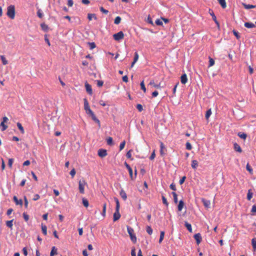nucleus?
I'll list each match as a JSON object with an SVG mask.
<instances>
[{
	"instance_id": "17",
	"label": "nucleus",
	"mask_w": 256,
	"mask_h": 256,
	"mask_svg": "<svg viewBox=\"0 0 256 256\" xmlns=\"http://www.w3.org/2000/svg\"><path fill=\"white\" fill-rule=\"evenodd\" d=\"M84 108L86 111L90 109L88 101L86 98L84 99Z\"/></svg>"
},
{
	"instance_id": "20",
	"label": "nucleus",
	"mask_w": 256,
	"mask_h": 256,
	"mask_svg": "<svg viewBox=\"0 0 256 256\" xmlns=\"http://www.w3.org/2000/svg\"><path fill=\"white\" fill-rule=\"evenodd\" d=\"M184 206V202L181 200L179 202V204H178V211H181Z\"/></svg>"
},
{
	"instance_id": "32",
	"label": "nucleus",
	"mask_w": 256,
	"mask_h": 256,
	"mask_svg": "<svg viewBox=\"0 0 256 256\" xmlns=\"http://www.w3.org/2000/svg\"><path fill=\"white\" fill-rule=\"evenodd\" d=\"M106 204L104 203V204L103 206H102V215L104 217H105V216H106Z\"/></svg>"
},
{
	"instance_id": "47",
	"label": "nucleus",
	"mask_w": 256,
	"mask_h": 256,
	"mask_svg": "<svg viewBox=\"0 0 256 256\" xmlns=\"http://www.w3.org/2000/svg\"><path fill=\"white\" fill-rule=\"evenodd\" d=\"M125 144H126L125 140H124L123 142H122L120 144V150H122L124 149V148Z\"/></svg>"
},
{
	"instance_id": "38",
	"label": "nucleus",
	"mask_w": 256,
	"mask_h": 256,
	"mask_svg": "<svg viewBox=\"0 0 256 256\" xmlns=\"http://www.w3.org/2000/svg\"><path fill=\"white\" fill-rule=\"evenodd\" d=\"M252 244L254 250H256V238H254L252 240Z\"/></svg>"
},
{
	"instance_id": "6",
	"label": "nucleus",
	"mask_w": 256,
	"mask_h": 256,
	"mask_svg": "<svg viewBox=\"0 0 256 256\" xmlns=\"http://www.w3.org/2000/svg\"><path fill=\"white\" fill-rule=\"evenodd\" d=\"M120 210L116 209V212L114 214L113 220L114 222L118 220L120 217V214L119 212Z\"/></svg>"
},
{
	"instance_id": "27",
	"label": "nucleus",
	"mask_w": 256,
	"mask_h": 256,
	"mask_svg": "<svg viewBox=\"0 0 256 256\" xmlns=\"http://www.w3.org/2000/svg\"><path fill=\"white\" fill-rule=\"evenodd\" d=\"M106 142H107V144L109 146H112L113 145L114 143H113V140H112V137H110L109 136L107 139H106Z\"/></svg>"
},
{
	"instance_id": "48",
	"label": "nucleus",
	"mask_w": 256,
	"mask_h": 256,
	"mask_svg": "<svg viewBox=\"0 0 256 256\" xmlns=\"http://www.w3.org/2000/svg\"><path fill=\"white\" fill-rule=\"evenodd\" d=\"M88 44H89V46H90V50L94 49L96 46V44L94 42H88Z\"/></svg>"
},
{
	"instance_id": "63",
	"label": "nucleus",
	"mask_w": 256,
	"mask_h": 256,
	"mask_svg": "<svg viewBox=\"0 0 256 256\" xmlns=\"http://www.w3.org/2000/svg\"><path fill=\"white\" fill-rule=\"evenodd\" d=\"M40 198V195L38 194H36L34 195L32 200L36 201V200H38Z\"/></svg>"
},
{
	"instance_id": "40",
	"label": "nucleus",
	"mask_w": 256,
	"mask_h": 256,
	"mask_svg": "<svg viewBox=\"0 0 256 256\" xmlns=\"http://www.w3.org/2000/svg\"><path fill=\"white\" fill-rule=\"evenodd\" d=\"M164 231H161L160 234V239H159V243L162 242L164 240Z\"/></svg>"
},
{
	"instance_id": "57",
	"label": "nucleus",
	"mask_w": 256,
	"mask_h": 256,
	"mask_svg": "<svg viewBox=\"0 0 256 256\" xmlns=\"http://www.w3.org/2000/svg\"><path fill=\"white\" fill-rule=\"evenodd\" d=\"M97 86L99 87L102 86L104 84V82L100 80H96Z\"/></svg>"
},
{
	"instance_id": "9",
	"label": "nucleus",
	"mask_w": 256,
	"mask_h": 256,
	"mask_svg": "<svg viewBox=\"0 0 256 256\" xmlns=\"http://www.w3.org/2000/svg\"><path fill=\"white\" fill-rule=\"evenodd\" d=\"M85 87L87 92L92 95V90L91 86L87 82L85 83Z\"/></svg>"
},
{
	"instance_id": "42",
	"label": "nucleus",
	"mask_w": 256,
	"mask_h": 256,
	"mask_svg": "<svg viewBox=\"0 0 256 256\" xmlns=\"http://www.w3.org/2000/svg\"><path fill=\"white\" fill-rule=\"evenodd\" d=\"M146 232L150 234L151 235L152 233V229L150 226H147L146 228Z\"/></svg>"
},
{
	"instance_id": "14",
	"label": "nucleus",
	"mask_w": 256,
	"mask_h": 256,
	"mask_svg": "<svg viewBox=\"0 0 256 256\" xmlns=\"http://www.w3.org/2000/svg\"><path fill=\"white\" fill-rule=\"evenodd\" d=\"M58 249L55 247L53 246L52 247L50 253V256H54V255H56L58 254Z\"/></svg>"
},
{
	"instance_id": "46",
	"label": "nucleus",
	"mask_w": 256,
	"mask_h": 256,
	"mask_svg": "<svg viewBox=\"0 0 256 256\" xmlns=\"http://www.w3.org/2000/svg\"><path fill=\"white\" fill-rule=\"evenodd\" d=\"M136 107L138 110L140 112H142L144 110L143 106L140 104H138Z\"/></svg>"
},
{
	"instance_id": "51",
	"label": "nucleus",
	"mask_w": 256,
	"mask_h": 256,
	"mask_svg": "<svg viewBox=\"0 0 256 256\" xmlns=\"http://www.w3.org/2000/svg\"><path fill=\"white\" fill-rule=\"evenodd\" d=\"M1 60H2L3 64L6 65V64H8V60L6 59L4 56H1Z\"/></svg>"
},
{
	"instance_id": "26",
	"label": "nucleus",
	"mask_w": 256,
	"mask_h": 256,
	"mask_svg": "<svg viewBox=\"0 0 256 256\" xmlns=\"http://www.w3.org/2000/svg\"><path fill=\"white\" fill-rule=\"evenodd\" d=\"M186 227V228L188 229V230L190 232H192V226L190 224L188 223V222H185V224H184Z\"/></svg>"
},
{
	"instance_id": "18",
	"label": "nucleus",
	"mask_w": 256,
	"mask_h": 256,
	"mask_svg": "<svg viewBox=\"0 0 256 256\" xmlns=\"http://www.w3.org/2000/svg\"><path fill=\"white\" fill-rule=\"evenodd\" d=\"M244 26L247 28H253L256 26L255 24L252 22H246L244 23Z\"/></svg>"
},
{
	"instance_id": "33",
	"label": "nucleus",
	"mask_w": 256,
	"mask_h": 256,
	"mask_svg": "<svg viewBox=\"0 0 256 256\" xmlns=\"http://www.w3.org/2000/svg\"><path fill=\"white\" fill-rule=\"evenodd\" d=\"M212 114V110H211V109H209L206 112V118L208 120L210 116V115Z\"/></svg>"
},
{
	"instance_id": "64",
	"label": "nucleus",
	"mask_w": 256,
	"mask_h": 256,
	"mask_svg": "<svg viewBox=\"0 0 256 256\" xmlns=\"http://www.w3.org/2000/svg\"><path fill=\"white\" fill-rule=\"evenodd\" d=\"M186 179V177L185 176H184L183 177H182V178L179 181L180 184H182L185 181Z\"/></svg>"
},
{
	"instance_id": "2",
	"label": "nucleus",
	"mask_w": 256,
	"mask_h": 256,
	"mask_svg": "<svg viewBox=\"0 0 256 256\" xmlns=\"http://www.w3.org/2000/svg\"><path fill=\"white\" fill-rule=\"evenodd\" d=\"M127 230H128V234L130 237V240H132V241L133 242L136 243V237L134 234V230L133 228L130 226H128Z\"/></svg>"
},
{
	"instance_id": "37",
	"label": "nucleus",
	"mask_w": 256,
	"mask_h": 256,
	"mask_svg": "<svg viewBox=\"0 0 256 256\" xmlns=\"http://www.w3.org/2000/svg\"><path fill=\"white\" fill-rule=\"evenodd\" d=\"M246 169L251 174H252L253 172V170L252 168V167L250 166L249 164H247L246 166Z\"/></svg>"
},
{
	"instance_id": "24",
	"label": "nucleus",
	"mask_w": 256,
	"mask_h": 256,
	"mask_svg": "<svg viewBox=\"0 0 256 256\" xmlns=\"http://www.w3.org/2000/svg\"><path fill=\"white\" fill-rule=\"evenodd\" d=\"M42 230L44 236L47 234V227L46 225L42 224Z\"/></svg>"
},
{
	"instance_id": "25",
	"label": "nucleus",
	"mask_w": 256,
	"mask_h": 256,
	"mask_svg": "<svg viewBox=\"0 0 256 256\" xmlns=\"http://www.w3.org/2000/svg\"><path fill=\"white\" fill-rule=\"evenodd\" d=\"M13 220H8L6 222V226L10 228H12L13 226Z\"/></svg>"
},
{
	"instance_id": "13",
	"label": "nucleus",
	"mask_w": 256,
	"mask_h": 256,
	"mask_svg": "<svg viewBox=\"0 0 256 256\" xmlns=\"http://www.w3.org/2000/svg\"><path fill=\"white\" fill-rule=\"evenodd\" d=\"M15 202L16 205H20L22 206V200L21 199L18 200L16 196H14L13 198Z\"/></svg>"
},
{
	"instance_id": "53",
	"label": "nucleus",
	"mask_w": 256,
	"mask_h": 256,
	"mask_svg": "<svg viewBox=\"0 0 256 256\" xmlns=\"http://www.w3.org/2000/svg\"><path fill=\"white\" fill-rule=\"evenodd\" d=\"M128 172H129V174H130V177L131 178V179L132 180H134V177L133 176V174H132V168H130V169L128 170Z\"/></svg>"
},
{
	"instance_id": "16",
	"label": "nucleus",
	"mask_w": 256,
	"mask_h": 256,
	"mask_svg": "<svg viewBox=\"0 0 256 256\" xmlns=\"http://www.w3.org/2000/svg\"><path fill=\"white\" fill-rule=\"evenodd\" d=\"M242 5L244 6V8L246 9H247V10L250 9V8H255L256 7V6H255V5L250 4H244V3H243Z\"/></svg>"
},
{
	"instance_id": "12",
	"label": "nucleus",
	"mask_w": 256,
	"mask_h": 256,
	"mask_svg": "<svg viewBox=\"0 0 256 256\" xmlns=\"http://www.w3.org/2000/svg\"><path fill=\"white\" fill-rule=\"evenodd\" d=\"M202 201L206 208H208L210 205V202L209 200H206L204 198H202Z\"/></svg>"
},
{
	"instance_id": "7",
	"label": "nucleus",
	"mask_w": 256,
	"mask_h": 256,
	"mask_svg": "<svg viewBox=\"0 0 256 256\" xmlns=\"http://www.w3.org/2000/svg\"><path fill=\"white\" fill-rule=\"evenodd\" d=\"M194 238L196 240L197 244H199L201 242L202 238L200 233L195 234L194 235Z\"/></svg>"
},
{
	"instance_id": "35",
	"label": "nucleus",
	"mask_w": 256,
	"mask_h": 256,
	"mask_svg": "<svg viewBox=\"0 0 256 256\" xmlns=\"http://www.w3.org/2000/svg\"><path fill=\"white\" fill-rule=\"evenodd\" d=\"M172 194L174 197V203L177 204L178 202V196L175 192H172Z\"/></svg>"
},
{
	"instance_id": "23",
	"label": "nucleus",
	"mask_w": 256,
	"mask_h": 256,
	"mask_svg": "<svg viewBox=\"0 0 256 256\" xmlns=\"http://www.w3.org/2000/svg\"><path fill=\"white\" fill-rule=\"evenodd\" d=\"M16 125H17V126L18 128V129L20 131L21 133L24 134V128L22 127V124L20 122H18Z\"/></svg>"
},
{
	"instance_id": "56",
	"label": "nucleus",
	"mask_w": 256,
	"mask_h": 256,
	"mask_svg": "<svg viewBox=\"0 0 256 256\" xmlns=\"http://www.w3.org/2000/svg\"><path fill=\"white\" fill-rule=\"evenodd\" d=\"M156 24L158 26H162V20L160 19H157L156 20Z\"/></svg>"
},
{
	"instance_id": "11",
	"label": "nucleus",
	"mask_w": 256,
	"mask_h": 256,
	"mask_svg": "<svg viewBox=\"0 0 256 256\" xmlns=\"http://www.w3.org/2000/svg\"><path fill=\"white\" fill-rule=\"evenodd\" d=\"M92 118V120L94 121L96 123L98 124V128H100V121L96 118L94 113L90 116Z\"/></svg>"
},
{
	"instance_id": "44",
	"label": "nucleus",
	"mask_w": 256,
	"mask_h": 256,
	"mask_svg": "<svg viewBox=\"0 0 256 256\" xmlns=\"http://www.w3.org/2000/svg\"><path fill=\"white\" fill-rule=\"evenodd\" d=\"M37 15L40 18H42L43 17V13L42 10L40 9H38L37 12Z\"/></svg>"
},
{
	"instance_id": "10",
	"label": "nucleus",
	"mask_w": 256,
	"mask_h": 256,
	"mask_svg": "<svg viewBox=\"0 0 256 256\" xmlns=\"http://www.w3.org/2000/svg\"><path fill=\"white\" fill-rule=\"evenodd\" d=\"M180 82L182 84H186L188 82L187 76L186 74H183L180 76Z\"/></svg>"
},
{
	"instance_id": "45",
	"label": "nucleus",
	"mask_w": 256,
	"mask_h": 256,
	"mask_svg": "<svg viewBox=\"0 0 256 256\" xmlns=\"http://www.w3.org/2000/svg\"><path fill=\"white\" fill-rule=\"evenodd\" d=\"M140 87H141V88L142 90H143L144 92H146V88L145 87V86H144V80H142L140 84Z\"/></svg>"
},
{
	"instance_id": "41",
	"label": "nucleus",
	"mask_w": 256,
	"mask_h": 256,
	"mask_svg": "<svg viewBox=\"0 0 256 256\" xmlns=\"http://www.w3.org/2000/svg\"><path fill=\"white\" fill-rule=\"evenodd\" d=\"M252 197V192H251V190H249L247 194V198L248 200H250Z\"/></svg>"
},
{
	"instance_id": "21",
	"label": "nucleus",
	"mask_w": 256,
	"mask_h": 256,
	"mask_svg": "<svg viewBox=\"0 0 256 256\" xmlns=\"http://www.w3.org/2000/svg\"><path fill=\"white\" fill-rule=\"evenodd\" d=\"M198 166V162L196 160H192V167L194 169H196Z\"/></svg>"
},
{
	"instance_id": "59",
	"label": "nucleus",
	"mask_w": 256,
	"mask_h": 256,
	"mask_svg": "<svg viewBox=\"0 0 256 256\" xmlns=\"http://www.w3.org/2000/svg\"><path fill=\"white\" fill-rule=\"evenodd\" d=\"M23 217L25 221L27 222L29 220V216L26 213L23 214Z\"/></svg>"
},
{
	"instance_id": "50",
	"label": "nucleus",
	"mask_w": 256,
	"mask_h": 256,
	"mask_svg": "<svg viewBox=\"0 0 256 256\" xmlns=\"http://www.w3.org/2000/svg\"><path fill=\"white\" fill-rule=\"evenodd\" d=\"M232 32L237 39H239L240 38V36L238 32L236 31V30H233Z\"/></svg>"
},
{
	"instance_id": "62",
	"label": "nucleus",
	"mask_w": 256,
	"mask_h": 256,
	"mask_svg": "<svg viewBox=\"0 0 256 256\" xmlns=\"http://www.w3.org/2000/svg\"><path fill=\"white\" fill-rule=\"evenodd\" d=\"M13 162H14V160L12 158H10L8 160V166L10 167V168H12V164H13Z\"/></svg>"
},
{
	"instance_id": "29",
	"label": "nucleus",
	"mask_w": 256,
	"mask_h": 256,
	"mask_svg": "<svg viewBox=\"0 0 256 256\" xmlns=\"http://www.w3.org/2000/svg\"><path fill=\"white\" fill-rule=\"evenodd\" d=\"M82 202L83 205L86 208H88L89 205V203H88V201L87 200V199H86L85 198H83L82 200Z\"/></svg>"
},
{
	"instance_id": "5",
	"label": "nucleus",
	"mask_w": 256,
	"mask_h": 256,
	"mask_svg": "<svg viewBox=\"0 0 256 256\" xmlns=\"http://www.w3.org/2000/svg\"><path fill=\"white\" fill-rule=\"evenodd\" d=\"M107 151L104 149H100L98 150V156L100 158H104L107 156Z\"/></svg>"
},
{
	"instance_id": "60",
	"label": "nucleus",
	"mask_w": 256,
	"mask_h": 256,
	"mask_svg": "<svg viewBox=\"0 0 256 256\" xmlns=\"http://www.w3.org/2000/svg\"><path fill=\"white\" fill-rule=\"evenodd\" d=\"M100 10L102 12H103V13H104V14H108V10H106L104 9V8L103 7H102V6L100 8Z\"/></svg>"
},
{
	"instance_id": "31",
	"label": "nucleus",
	"mask_w": 256,
	"mask_h": 256,
	"mask_svg": "<svg viewBox=\"0 0 256 256\" xmlns=\"http://www.w3.org/2000/svg\"><path fill=\"white\" fill-rule=\"evenodd\" d=\"M114 200L116 203V209L117 210H120V204L118 198L115 197L114 198Z\"/></svg>"
},
{
	"instance_id": "30",
	"label": "nucleus",
	"mask_w": 256,
	"mask_h": 256,
	"mask_svg": "<svg viewBox=\"0 0 256 256\" xmlns=\"http://www.w3.org/2000/svg\"><path fill=\"white\" fill-rule=\"evenodd\" d=\"M0 126L2 127V128H1V130L2 131H4L7 128H8V126L5 124V123H4V122H1L0 124Z\"/></svg>"
},
{
	"instance_id": "8",
	"label": "nucleus",
	"mask_w": 256,
	"mask_h": 256,
	"mask_svg": "<svg viewBox=\"0 0 256 256\" xmlns=\"http://www.w3.org/2000/svg\"><path fill=\"white\" fill-rule=\"evenodd\" d=\"M150 85L156 88H161L164 87V86H162L161 83L160 82L158 84H156L154 80H151L149 83Z\"/></svg>"
},
{
	"instance_id": "36",
	"label": "nucleus",
	"mask_w": 256,
	"mask_h": 256,
	"mask_svg": "<svg viewBox=\"0 0 256 256\" xmlns=\"http://www.w3.org/2000/svg\"><path fill=\"white\" fill-rule=\"evenodd\" d=\"M121 20V18L119 16H118L115 18L114 23L116 24H118L120 22Z\"/></svg>"
},
{
	"instance_id": "43",
	"label": "nucleus",
	"mask_w": 256,
	"mask_h": 256,
	"mask_svg": "<svg viewBox=\"0 0 256 256\" xmlns=\"http://www.w3.org/2000/svg\"><path fill=\"white\" fill-rule=\"evenodd\" d=\"M94 18L95 19H96V17L95 14H88V18L90 20H92V18Z\"/></svg>"
},
{
	"instance_id": "28",
	"label": "nucleus",
	"mask_w": 256,
	"mask_h": 256,
	"mask_svg": "<svg viewBox=\"0 0 256 256\" xmlns=\"http://www.w3.org/2000/svg\"><path fill=\"white\" fill-rule=\"evenodd\" d=\"M218 2L223 8H226V4L225 0H218Z\"/></svg>"
},
{
	"instance_id": "61",
	"label": "nucleus",
	"mask_w": 256,
	"mask_h": 256,
	"mask_svg": "<svg viewBox=\"0 0 256 256\" xmlns=\"http://www.w3.org/2000/svg\"><path fill=\"white\" fill-rule=\"evenodd\" d=\"M40 26L42 28V30H47L48 28V26L47 25H46L45 24H40Z\"/></svg>"
},
{
	"instance_id": "22",
	"label": "nucleus",
	"mask_w": 256,
	"mask_h": 256,
	"mask_svg": "<svg viewBox=\"0 0 256 256\" xmlns=\"http://www.w3.org/2000/svg\"><path fill=\"white\" fill-rule=\"evenodd\" d=\"M238 135L240 138L244 140H245L247 137L246 134L244 132H240L238 133Z\"/></svg>"
},
{
	"instance_id": "49",
	"label": "nucleus",
	"mask_w": 256,
	"mask_h": 256,
	"mask_svg": "<svg viewBox=\"0 0 256 256\" xmlns=\"http://www.w3.org/2000/svg\"><path fill=\"white\" fill-rule=\"evenodd\" d=\"M186 148L188 150H190L192 149V146L189 142H186Z\"/></svg>"
},
{
	"instance_id": "4",
	"label": "nucleus",
	"mask_w": 256,
	"mask_h": 256,
	"mask_svg": "<svg viewBox=\"0 0 256 256\" xmlns=\"http://www.w3.org/2000/svg\"><path fill=\"white\" fill-rule=\"evenodd\" d=\"M113 38L114 40L116 41H119L124 38V34L122 31H120L118 33H116L113 35Z\"/></svg>"
},
{
	"instance_id": "55",
	"label": "nucleus",
	"mask_w": 256,
	"mask_h": 256,
	"mask_svg": "<svg viewBox=\"0 0 256 256\" xmlns=\"http://www.w3.org/2000/svg\"><path fill=\"white\" fill-rule=\"evenodd\" d=\"M162 200L164 204L166 206H168V203L167 202L166 198L164 196H162Z\"/></svg>"
},
{
	"instance_id": "19",
	"label": "nucleus",
	"mask_w": 256,
	"mask_h": 256,
	"mask_svg": "<svg viewBox=\"0 0 256 256\" xmlns=\"http://www.w3.org/2000/svg\"><path fill=\"white\" fill-rule=\"evenodd\" d=\"M234 149L236 151L242 152V150L240 146L236 143L234 144Z\"/></svg>"
},
{
	"instance_id": "52",
	"label": "nucleus",
	"mask_w": 256,
	"mask_h": 256,
	"mask_svg": "<svg viewBox=\"0 0 256 256\" xmlns=\"http://www.w3.org/2000/svg\"><path fill=\"white\" fill-rule=\"evenodd\" d=\"M24 206L26 208H27L28 207V200L26 196H24Z\"/></svg>"
},
{
	"instance_id": "3",
	"label": "nucleus",
	"mask_w": 256,
	"mask_h": 256,
	"mask_svg": "<svg viewBox=\"0 0 256 256\" xmlns=\"http://www.w3.org/2000/svg\"><path fill=\"white\" fill-rule=\"evenodd\" d=\"M86 184L84 180H80L78 182V190L80 194H84V186Z\"/></svg>"
},
{
	"instance_id": "39",
	"label": "nucleus",
	"mask_w": 256,
	"mask_h": 256,
	"mask_svg": "<svg viewBox=\"0 0 256 256\" xmlns=\"http://www.w3.org/2000/svg\"><path fill=\"white\" fill-rule=\"evenodd\" d=\"M132 150H128L126 154V156L128 158H130L131 160H133V158H132Z\"/></svg>"
},
{
	"instance_id": "58",
	"label": "nucleus",
	"mask_w": 256,
	"mask_h": 256,
	"mask_svg": "<svg viewBox=\"0 0 256 256\" xmlns=\"http://www.w3.org/2000/svg\"><path fill=\"white\" fill-rule=\"evenodd\" d=\"M138 59V54L137 52L134 53V62H136Z\"/></svg>"
},
{
	"instance_id": "34",
	"label": "nucleus",
	"mask_w": 256,
	"mask_h": 256,
	"mask_svg": "<svg viewBox=\"0 0 256 256\" xmlns=\"http://www.w3.org/2000/svg\"><path fill=\"white\" fill-rule=\"evenodd\" d=\"M208 59H209L208 67H211L214 64V60L213 58H212L210 56L208 58Z\"/></svg>"
},
{
	"instance_id": "1",
	"label": "nucleus",
	"mask_w": 256,
	"mask_h": 256,
	"mask_svg": "<svg viewBox=\"0 0 256 256\" xmlns=\"http://www.w3.org/2000/svg\"><path fill=\"white\" fill-rule=\"evenodd\" d=\"M6 14L11 19H14L15 17V8L14 6L10 5L8 7Z\"/></svg>"
},
{
	"instance_id": "15",
	"label": "nucleus",
	"mask_w": 256,
	"mask_h": 256,
	"mask_svg": "<svg viewBox=\"0 0 256 256\" xmlns=\"http://www.w3.org/2000/svg\"><path fill=\"white\" fill-rule=\"evenodd\" d=\"M120 196L122 197V198L124 200H126V198H127V195L126 193V192L123 190H122L120 192Z\"/></svg>"
},
{
	"instance_id": "54",
	"label": "nucleus",
	"mask_w": 256,
	"mask_h": 256,
	"mask_svg": "<svg viewBox=\"0 0 256 256\" xmlns=\"http://www.w3.org/2000/svg\"><path fill=\"white\" fill-rule=\"evenodd\" d=\"M160 153L161 155H162L164 154L163 152V149L164 148V144L162 142H160Z\"/></svg>"
}]
</instances>
